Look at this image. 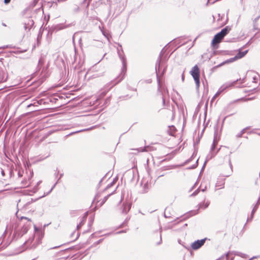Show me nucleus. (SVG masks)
Returning a JSON list of instances; mask_svg holds the SVG:
<instances>
[{
	"label": "nucleus",
	"instance_id": "42",
	"mask_svg": "<svg viewBox=\"0 0 260 260\" xmlns=\"http://www.w3.org/2000/svg\"><path fill=\"white\" fill-rule=\"evenodd\" d=\"M212 18L213 19V20H214V17L213 16H212Z\"/></svg>",
	"mask_w": 260,
	"mask_h": 260
},
{
	"label": "nucleus",
	"instance_id": "19",
	"mask_svg": "<svg viewBox=\"0 0 260 260\" xmlns=\"http://www.w3.org/2000/svg\"><path fill=\"white\" fill-rule=\"evenodd\" d=\"M248 129H249V127H246L243 129L237 135V137H241L243 134H244L246 132V130H247Z\"/></svg>",
	"mask_w": 260,
	"mask_h": 260
},
{
	"label": "nucleus",
	"instance_id": "24",
	"mask_svg": "<svg viewBox=\"0 0 260 260\" xmlns=\"http://www.w3.org/2000/svg\"><path fill=\"white\" fill-rule=\"evenodd\" d=\"M123 76H122V77H121V78H120V80H119L117 82H115V83H113V85H112V86H114V85H116V84H117V83H118V82H119L121 80H122V79H123Z\"/></svg>",
	"mask_w": 260,
	"mask_h": 260
},
{
	"label": "nucleus",
	"instance_id": "40",
	"mask_svg": "<svg viewBox=\"0 0 260 260\" xmlns=\"http://www.w3.org/2000/svg\"><path fill=\"white\" fill-rule=\"evenodd\" d=\"M256 79V77H253V80H255Z\"/></svg>",
	"mask_w": 260,
	"mask_h": 260
},
{
	"label": "nucleus",
	"instance_id": "32",
	"mask_svg": "<svg viewBox=\"0 0 260 260\" xmlns=\"http://www.w3.org/2000/svg\"><path fill=\"white\" fill-rule=\"evenodd\" d=\"M210 1V0H208V1H207V3H206V5H208V3H209V1Z\"/></svg>",
	"mask_w": 260,
	"mask_h": 260
},
{
	"label": "nucleus",
	"instance_id": "35",
	"mask_svg": "<svg viewBox=\"0 0 260 260\" xmlns=\"http://www.w3.org/2000/svg\"><path fill=\"white\" fill-rule=\"evenodd\" d=\"M209 104H210V106H211V101L210 102Z\"/></svg>",
	"mask_w": 260,
	"mask_h": 260
},
{
	"label": "nucleus",
	"instance_id": "36",
	"mask_svg": "<svg viewBox=\"0 0 260 260\" xmlns=\"http://www.w3.org/2000/svg\"><path fill=\"white\" fill-rule=\"evenodd\" d=\"M60 247V245L57 246H55L54 248H57V247Z\"/></svg>",
	"mask_w": 260,
	"mask_h": 260
},
{
	"label": "nucleus",
	"instance_id": "37",
	"mask_svg": "<svg viewBox=\"0 0 260 260\" xmlns=\"http://www.w3.org/2000/svg\"><path fill=\"white\" fill-rule=\"evenodd\" d=\"M3 25L4 26H6V25L5 23H3Z\"/></svg>",
	"mask_w": 260,
	"mask_h": 260
},
{
	"label": "nucleus",
	"instance_id": "9",
	"mask_svg": "<svg viewBox=\"0 0 260 260\" xmlns=\"http://www.w3.org/2000/svg\"><path fill=\"white\" fill-rule=\"evenodd\" d=\"M237 59V58H236V56H235V57L231 58L230 59H228L223 61L222 62L220 63L219 64L215 66L214 67V68H217V67H221V66L225 64L232 62L235 61Z\"/></svg>",
	"mask_w": 260,
	"mask_h": 260
},
{
	"label": "nucleus",
	"instance_id": "21",
	"mask_svg": "<svg viewBox=\"0 0 260 260\" xmlns=\"http://www.w3.org/2000/svg\"><path fill=\"white\" fill-rule=\"evenodd\" d=\"M157 240L155 242V244L156 245H158V244H160L161 242V238L160 236H157Z\"/></svg>",
	"mask_w": 260,
	"mask_h": 260
},
{
	"label": "nucleus",
	"instance_id": "5",
	"mask_svg": "<svg viewBox=\"0 0 260 260\" xmlns=\"http://www.w3.org/2000/svg\"><path fill=\"white\" fill-rule=\"evenodd\" d=\"M34 24V20L31 18H28L24 21V28L26 31H28L32 28Z\"/></svg>",
	"mask_w": 260,
	"mask_h": 260
},
{
	"label": "nucleus",
	"instance_id": "6",
	"mask_svg": "<svg viewBox=\"0 0 260 260\" xmlns=\"http://www.w3.org/2000/svg\"><path fill=\"white\" fill-rule=\"evenodd\" d=\"M206 239H204L200 240H199L194 242L193 243H192L191 245L192 249H193V250H197L199 248H200L204 244Z\"/></svg>",
	"mask_w": 260,
	"mask_h": 260
},
{
	"label": "nucleus",
	"instance_id": "29",
	"mask_svg": "<svg viewBox=\"0 0 260 260\" xmlns=\"http://www.w3.org/2000/svg\"><path fill=\"white\" fill-rule=\"evenodd\" d=\"M184 74L183 73L182 75V81H184Z\"/></svg>",
	"mask_w": 260,
	"mask_h": 260
},
{
	"label": "nucleus",
	"instance_id": "41",
	"mask_svg": "<svg viewBox=\"0 0 260 260\" xmlns=\"http://www.w3.org/2000/svg\"><path fill=\"white\" fill-rule=\"evenodd\" d=\"M251 99H252V98H249V99H247V100H250Z\"/></svg>",
	"mask_w": 260,
	"mask_h": 260
},
{
	"label": "nucleus",
	"instance_id": "22",
	"mask_svg": "<svg viewBox=\"0 0 260 260\" xmlns=\"http://www.w3.org/2000/svg\"><path fill=\"white\" fill-rule=\"evenodd\" d=\"M23 219H26L27 220H28V221H30L31 222V220L27 217H24V216H22L21 217L20 219L22 220Z\"/></svg>",
	"mask_w": 260,
	"mask_h": 260
},
{
	"label": "nucleus",
	"instance_id": "30",
	"mask_svg": "<svg viewBox=\"0 0 260 260\" xmlns=\"http://www.w3.org/2000/svg\"><path fill=\"white\" fill-rule=\"evenodd\" d=\"M1 173H2V175L4 176H5V173H4V171L3 170H2L1 171Z\"/></svg>",
	"mask_w": 260,
	"mask_h": 260
},
{
	"label": "nucleus",
	"instance_id": "31",
	"mask_svg": "<svg viewBox=\"0 0 260 260\" xmlns=\"http://www.w3.org/2000/svg\"><path fill=\"white\" fill-rule=\"evenodd\" d=\"M218 0H213V1H212V4H213V3H214L215 2L217 1Z\"/></svg>",
	"mask_w": 260,
	"mask_h": 260
},
{
	"label": "nucleus",
	"instance_id": "7",
	"mask_svg": "<svg viewBox=\"0 0 260 260\" xmlns=\"http://www.w3.org/2000/svg\"><path fill=\"white\" fill-rule=\"evenodd\" d=\"M118 53L119 57L120 58V59L122 61V65H123L122 72H125L126 71V58L122 54V53H123L122 52H120L119 51H118Z\"/></svg>",
	"mask_w": 260,
	"mask_h": 260
},
{
	"label": "nucleus",
	"instance_id": "38",
	"mask_svg": "<svg viewBox=\"0 0 260 260\" xmlns=\"http://www.w3.org/2000/svg\"><path fill=\"white\" fill-rule=\"evenodd\" d=\"M215 148V147H212V152L213 151L214 149Z\"/></svg>",
	"mask_w": 260,
	"mask_h": 260
},
{
	"label": "nucleus",
	"instance_id": "17",
	"mask_svg": "<svg viewBox=\"0 0 260 260\" xmlns=\"http://www.w3.org/2000/svg\"><path fill=\"white\" fill-rule=\"evenodd\" d=\"M217 144V134L216 131L214 132V140L212 141V147L216 146Z\"/></svg>",
	"mask_w": 260,
	"mask_h": 260
},
{
	"label": "nucleus",
	"instance_id": "15",
	"mask_svg": "<svg viewBox=\"0 0 260 260\" xmlns=\"http://www.w3.org/2000/svg\"><path fill=\"white\" fill-rule=\"evenodd\" d=\"M87 215H88L87 212H86L84 214V216L82 217V221L77 225V229H79L82 226V225L84 223V222H85V221L86 220V219L87 218Z\"/></svg>",
	"mask_w": 260,
	"mask_h": 260
},
{
	"label": "nucleus",
	"instance_id": "28",
	"mask_svg": "<svg viewBox=\"0 0 260 260\" xmlns=\"http://www.w3.org/2000/svg\"><path fill=\"white\" fill-rule=\"evenodd\" d=\"M80 132V131H77V132H73V133H72L70 134L69 135H72V134H75V133H78V132Z\"/></svg>",
	"mask_w": 260,
	"mask_h": 260
},
{
	"label": "nucleus",
	"instance_id": "27",
	"mask_svg": "<svg viewBox=\"0 0 260 260\" xmlns=\"http://www.w3.org/2000/svg\"><path fill=\"white\" fill-rule=\"evenodd\" d=\"M198 37H196V38H195V39L194 40V41H193V44H192V45L191 46V47L193 46V44H194V43L195 41H196V40L198 39Z\"/></svg>",
	"mask_w": 260,
	"mask_h": 260
},
{
	"label": "nucleus",
	"instance_id": "43",
	"mask_svg": "<svg viewBox=\"0 0 260 260\" xmlns=\"http://www.w3.org/2000/svg\"><path fill=\"white\" fill-rule=\"evenodd\" d=\"M163 102H164V103H165V100L164 99H163Z\"/></svg>",
	"mask_w": 260,
	"mask_h": 260
},
{
	"label": "nucleus",
	"instance_id": "8",
	"mask_svg": "<svg viewBox=\"0 0 260 260\" xmlns=\"http://www.w3.org/2000/svg\"><path fill=\"white\" fill-rule=\"evenodd\" d=\"M259 204H260V197L258 199L257 203L255 205L254 207H253V208L251 211V217L249 218H248L247 221L251 220L253 219V215H254V213L255 212V211H256V210L257 209Z\"/></svg>",
	"mask_w": 260,
	"mask_h": 260
},
{
	"label": "nucleus",
	"instance_id": "12",
	"mask_svg": "<svg viewBox=\"0 0 260 260\" xmlns=\"http://www.w3.org/2000/svg\"><path fill=\"white\" fill-rule=\"evenodd\" d=\"M248 52V50H245L244 51H241L240 50L239 51L238 53L235 55L236 58L238 59H240L244 57Z\"/></svg>",
	"mask_w": 260,
	"mask_h": 260
},
{
	"label": "nucleus",
	"instance_id": "33",
	"mask_svg": "<svg viewBox=\"0 0 260 260\" xmlns=\"http://www.w3.org/2000/svg\"><path fill=\"white\" fill-rule=\"evenodd\" d=\"M147 151L145 149H143L142 150H141V151Z\"/></svg>",
	"mask_w": 260,
	"mask_h": 260
},
{
	"label": "nucleus",
	"instance_id": "39",
	"mask_svg": "<svg viewBox=\"0 0 260 260\" xmlns=\"http://www.w3.org/2000/svg\"><path fill=\"white\" fill-rule=\"evenodd\" d=\"M215 51H214V52H212V54L213 55V54H215Z\"/></svg>",
	"mask_w": 260,
	"mask_h": 260
},
{
	"label": "nucleus",
	"instance_id": "18",
	"mask_svg": "<svg viewBox=\"0 0 260 260\" xmlns=\"http://www.w3.org/2000/svg\"><path fill=\"white\" fill-rule=\"evenodd\" d=\"M161 55H162V51L160 52V54L159 55L158 60L157 61V62L156 63V69L157 68V67H158V69L160 68V63L161 61Z\"/></svg>",
	"mask_w": 260,
	"mask_h": 260
},
{
	"label": "nucleus",
	"instance_id": "1",
	"mask_svg": "<svg viewBox=\"0 0 260 260\" xmlns=\"http://www.w3.org/2000/svg\"><path fill=\"white\" fill-rule=\"evenodd\" d=\"M18 178L17 179L18 185L21 188L28 187L32 183L33 173H24L23 170H18Z\"/></svg>",
	"mask_w": 260,
	"mask_h": 260
},
{
	"label": "nucleus",
	"instance_id": "4",
	"mask_svg": "<svg viewBox=\"0 0 260 260\" xmlns=\"http://www.w3.org/2000/svg\"><path fill=\"white\" fill-rule=\"evenodd\" d=\"M224 36L220 32L216 34L212 39V49L216 48V46L222 41Z\"/></svg>",
	"mask_w": 260,
	"mask_h": 260
},
{
	"label": "nucleus",
	"instance_id": "13",
	"mask_svg": "<svg viewBox=\"0 0 260 260\" xmlns=\"http://www.w3.org/2000/svg\"><path fill=\"white\" fill-rule=\"evenodd\" d=\"M230 30L231 27H230L229 26H226V27L222 29L220 32L224 37L229 32Z\"/></svg>",
	"mask_w": 260,
	"mask_h": 260
},
{
	"label": "nucleus",
	"instance_id": "25",
	"mask_svg": "<svg viewBox=\"0 0 260 260\" xmlns=\"http://www.w3.org/2000/svg\"><path fill=\"white\" fill-rule=\"evenodd\" d=\"M35 104H36V103H34V104H29V105H28L27 106V108H29V107H31V106H35Z\"/></svg>",
	"mask_w": 260,
	"mask_h": 260
},
{
	"label": "nucleus",
	"instance_id": "34",
	"mask_svg": "<svg viewBox=\"0 0 260 260\" xmlns=\"http://www.w3.org/2000/svg\"><path fill=\"white\" fill-rule=\"evenodd\" d=\"M255 257H253L251 258L249 260H252V259H253V258H255Z\"/></svg>",
	"mask_w": 260,
	"mask_h": 260
},
{
	"label": "nucleus",
	"instance_id": "20",
	"mask_svg": "<svg viewBox=\"0 0 260 260\" xmlns=\"http://www.w3.org/2000/svg\"><path fill=\"white\" fill-rule=\"evenodd\" d=\"M260 18V15H259L258 16H257L255 18H254V19L253 20V28L254 29L256 30V29H257L258 28L256 26V23L257 22V21H258V20Z\"/></svg>",
	"mask_w": 260,
	"mask_h": 260
},
{
	"label": "nucleus",
	"instance_id": "16",
	"mask_svg": "<svg viewBox=\"0 0 260 260\" xmlns=\"http://www.w3.org/2000/svg\"><path fill=\"white\" fill-rule=\"evenodd\" d=\"M239 81L240 84H242L243 83H244L245 82V78H244L243 79L240 78L239 79H237L236 80L234 81L232 83L230 84V85H229V86H235V84L237 82Z\"/></svg>",
	"mask_w": 260,
	"mask_h": 260
},
{
	"label": "nucleus",
	"instance_id": "23",
	"mask_svg": "<svg viewBox=\"0 0 260 260\" xmlns=\"http://www.w3.org/2000/svg\"><path fill=\"white\" fill-rule=\"evenodd\" d=\"M11 2V0H4V2L5 3V4L6 5H8V4H9Z\"/></svg>",
	"mask_w": 260,
	"mask_h": 260
},
{
	"label": "nucleus",
	"instance_id": "44",
	"mask_svg": "<svg viewBox=\"0 0 260 260\" xmlns=\"http://www.w3.org/2000/svg\"><path fill=\"white\" fill-rule=\"evenodd\" d=\"M258 135L260 136V133H258Z\"/></svg>",
	"mask_w": 260,
	"mask_h": 260
},
{
	"label": "nucleus",
	"instance_id": "10",
	"mask_svg": "<svg viewBox=\"0 0 260 260\" xmlns=\"http://www.w3.org/2000/svg\"><path fill=\"white\" fill-rule=\"evenodd\" d=\"M228 87V86L226 87H221L218 90V91L214 94V95L212 97V102H213L214 100L218 96V95L223 92L226 88Z\"/></svg>",
	"mask_w": 260,
	"mask_h": 260
},
{
	"label": "nucleus",
	"instance_id": "3",
	"mask_svg": "<svg viewBox=\"0 0 260 260\" xmlns=\"http://www.w3.org/2000/svg\"><path fill=\"white\" fill-rule=\"evenodd\" d=\"M190 74L192 76L196 83L197 88H199L200 84V69L198 65H195L190 71Z\"/></svg>",
	"mask_w": 260,
	"mask_h": 260
},
{
	"label": "nucleus",
	"instance_id": "14",
	"mask_svg": "<svg viewBox=\"0 0 260 260\" xmlns=\"http://www.w3.org/2000/svg\"><path fill=\"white\" fill-rule=\"evenodd\" d=\"M87 215H88L87 212H86L84 214V216L82 217V221L77 225V229H79L82 226V225L84 223V222H85V221L86 220V219L87 218Z\"/></svg>",
	"mask_w": 260,
	"mask_h": 260
},
{
	"label": "nucleus",
	"instance_id": "11",
	"mask_svg": "<svg viewBox=\"0 0 260 260\" xmlns=\"http://www.w3.org/2000/svg\"><path fill=\"white\" fill-rule=\"evenodd\" d=\"M234 254V255H238V256H241L242 257H245V254H243L241 252H238V251H234V252H228L227 253V255H226V257L228 258H230L231 257V254Z\"/></svg>",
	"mask_w": 260,
	"mask_h": 260
},
{
	"label": "nucleus",
	"instance_id": "26",
	"mask_svg": "<svg viewBox=\"0 0 260 260\" xmlns=\"http://www.w3.org/2000/svg\"><path fill=\"white\" fill-rule=\"evenodd\" d=\"M157 82H158V90L160 91V81H159V80L158 79H157Z\"/></svg>",
	"mask_w": 260,
	"mask_h": 260
},
{
	"label": "nucleus",
	"instance_id": "2",
	"mask_svg": "<svg viewBox=\"0 0 260 260\" xmlns=\"http://www.w3.org/2000/svg\"><path fill=\"white\" fill-rule=\"evenodd\" d=\"M228 161L230 167L229 171L227 173H223L221 176H219L215 184L216 189L222 188L224 187V177L229 176L233 172L232 164L229 158H228Z\"/></svg>",
	"mask_w": 260,
	"mask_h": 260
}]
</instances>
